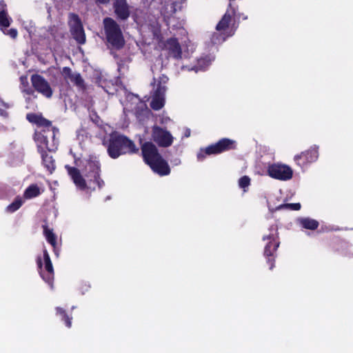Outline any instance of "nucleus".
Instances as JSON below:
<instances>
[{"instance_id":"f257e3e1","label":"nucleus","mask_w":353,"mask_h":353,"mask_svg":"<svg viewBox=\"0 0 353 353\" xmlns=\"http://www.w3.org/2000/svg\"><path fill=\"white\" fill-rule=\"evenodd\" d=\"M141 151L145 161L154 172L161 176L170 174V169L168 163L162 158L153 143L150 142L145 143L141 147Z\"/></svg>"},{"instance_id":"f03ea898","label":"nucleus","mask_w":353,"mask_h":353,"mask_svg":"<svg viewBox=\"0 0 353 353\" xmlns=\"http://www.w3.org/2000/svg\"><path fill=\"white\" fill-rule=\"evenodd\" d=\"M137 150L134 143L127 137L119 134L111 135L108 152L112 158L116 159L126 152H136Z\"/></svg>"},{"instance_id":"7ed1b4c3","label":"nucleus","mask_w":353,"mask_h":353,"mask_svg":"<svg viewBox=\"0 0 353 353\" xmlns=\"http://www.w3.org/2000/svg\"><path fill=\"white\" fill-rule=\"evenodd\" d=\"M103 25L108 41L116 48H122L125 40L117 23L112 18L107 17L103 19Z\"/></svg>"},{"instance_id":"20e7f679","label":"nucleus","mask_w":353,"mask_h":353,"mask_svg":"<svg viewBox=\"0 0 353 353\" xmlns=\"http://www.w3.org/2000/svg\"><path fill=\"white\" fill-rule=\"evenodd\" d=\"M263 241H268L264 248L263 254L270 264V269L274 268L276 252L280 245L279 233L276 230H271L269 234L263 236Z\"/></svg>"},{"instance_id":"39448f33","label":"nucleus","mask_w":353,"mask_h":353,"mask_svg":"<svg viewBox=\"0 0 353 353\" xmlns=\"http://www.w3.org/2000/svg\"><path fill=\"white\" fill-rule=\"evenodd\" d=\"M43 252L44 270H43V263L41 256H38L37 258V264L39 272L43 280L50 286H52L54 276L53 265L47 250L44 249Z\"/></svg>"},{"instance_id":"423d86ee","label":"nucleus","mask_w":353,"mask_h":353,"mask_svg":"<svg viewBox=\"0 0 353 353\" xmlns=\"http://www.w3.org/2000/svg\"><path fill=\"white\" fill-rule=\"evenodd\" d=\"M268 172L270 176L281 181H288L292 178V169L282 163H274L269 165Z\"/></svg>"},{"instance_id":"0eeeda50","label":"nucleus","mask_w":353,"mask_h":353,"mask_svg":"<svg viewBox=\"0 0 353 353\" xmlns=\"http://www.w3.org/2000/svg\"><path fill=\"white\" fill-rule=\"evenodd\" d=\"M68 24L72 37L77 43L83 44L85 42V35L79 16L73 13L70 14Z\"/></svg>"},{"instance_id":"6e6552de","label":"nucleus","mask_w":353,"mask_h":353,"mask_svg":"<svg viewBox=\"0 0 353 353\" xmlns=\"http://www.w3.org/2000/svg\"><path fill=\"white\" fill-rule=\"evenodd\" d=\"M31 82L34 88L43 96L50 98L52 95V90L49 83L41 75L33 74L31 77Z\"/></svg>"},{"instance_id":"1a4fd4ad","label":"nucleus","mask_w":353,"mask_h":353,"mask_svg":"<svg viewBox=\"0 0 353 353\" xmlns=\"http://www.w3.org/2000/svg\"><path fill=\"white\" fill-rule=\"evenodd\" d=\"M152 137L153 140L162 147L170 146L172 143V137L170 133L159 126L152 128Z\"/></svg>"},{"instance_id":"9d476101","label":"nucleus","mask_w":353,"mask_h":353,"mask_svg":"<svg viewBox=\"0 0 353 353\" xmlns=\"http://www.w3.org/2000/svg\"><path fill=\"white\" fill-rule=\"evenodd\" d=\"M319 157V153L317 148H311L309 150L302 152L299 155L294 157V161L297 165L304 168L306 167L309 163L314 162Z\"/></svg>"},{"instance_id":"9b49d317","label":"nucleus","mask_w":353,"mask_h":353,"mask_svg":"<svg viewBox=\"0 0 353 353\" xmlns=\"http://www.w3.org/2000/svg\"><path fill=\"white\" fill-rule=\"evenodd\" d=\"M61 73L65 79L70 80L79 89L82 90H85L86 89L84 80L79 73L73 72L72 70L68 67H64Z\"/></svg>"},{"instance_id":"f8f14e48","label":"nucleus","mask_w":353,"mask_h":353,"mask_svg":"<svg viewBox=\"0 0 353 353\" xmlns=\"http://www.w3.org/2000/svg\"><path fill=\"white\" fill-rule=\"evenodd\" d=\"M234 141L228 139H223L216 143L210 145L205 150L208 154H219L233 148Z\"/></svg>"},{"instance_id":"ddd939ff","label":"nucleus","mask_w":353,"mask_h":353,"mask_svg":"<svg viewBox=\"0 0 353 353\" xmlns=\"http://www.w3.org/2000/svg\"><path fill=\"white\" fill-rule=\"evenodd\" d=\"M165 90V86H159L157 88L150 102V106L153 110H159L163 107Z\"/></svg>"},{"instance_id":"4468645a","label":"nucleus","mask_w":353,"mask_h":353,"mask_svg":"<svg viewBox=\"0 0 353 353\" xmlns=\"http://www.w3.org/2000/svg\"><path fill=\"white\" fill-rule=\"evenodd\" d=\"M113 7L117 16L122 19L125 20L130 16V10L126 0H114Z\"/></svg>"},{"instance_id":"2eb2a0df","label":"nucleus","mask_w":353,"mask_h":353,"mask_svg":"<svg viewBox=\"0 0 353 353\" xmlns=\"http://www.w3.org/2000/svg\"><path fill=\"white\" fill-rule=\"evenodd\" d=\"M165 48L168 50L170 56L174 59H179L181 58L182 50L181 46L176 39L171 38L165 43Z\"/></svg>"},{"instance_id":"dca6fc26","label":"nucleus","mask_w":353,"mask_h":353,"mask_svg":"<svg viewBox=\"0 0 353 353\" xmlns=\"http://www.w3.org/2000/svg\"><path fill=\"white\" fill-rule=\"evenodd\" d=\"M69 174L77 186L80 189H85L86 188L85 181L82 177L78 169L74 168H70Z\"/></svg>"},{"instance_id":"f3484780","label":"nucleus","mask_w":353,"mask_h":353,"mask_svg":"<svg viewBox=\"0 0 353 353\" xmlns=\"http://www.w3.org/2000/svg\"><path fill=\"white\" fill-rule=\"evenodd\" d=\"M26 118L30 122L39 126L49 127L51 125V122L43 118L41 114H28Z\"/></svg>"},{"instance_id":"a211bd4d","label":"nucleus","mask_w":353,"mask_h":353,"mask_svg":"<svg viewBox=\"0 0 353 353\" xmlns=\"http://www.w3.org/2000/svg\"><path fill=\"white\" fill-rule=\"evenodd\" d=\"M298 223L302 228L310 230L317 229L319 225V223L316 220L309 217L299 219Z\"/></svg>"},{"instance_id":"6ab92c4d","label":"nucleus","mask_w":353,"mask_h":353,"mask_svg":"<svg viewBox=\"0 0 353 353\" xmlns=\"http://www.w3.org/2000/svg\"><path fill=\"white\" fill-rule=\"evenodd\" d=\"M55 314L57 316L60 317L61 320L64 323L65 325L68 328H70L72 327V316L68 315L65 310L61 307H56Z\"/></svg>"},{"instance_id":"aec40b11","label":"nucleus","mask_w":353,"mask_h":353,"mask_svg":"<svg viewBox=\"0 0 353 353\" xmlns=\"http://www.w3.org/2000/svg\"><path fill=\"white\" fill-rule=\"evenodd\" d=\"M43 234L46 239V241L53 247L54 250L57 248V236L54 234L52 229H50L48 225H43Z\"/></svg>"},{"instance_id":"412c9836","label":"nucleus","mask_w":353,"mask_h":353,"mask_svg":"<svg viewBox=\"0 0 353 353\" xmlns=\"http://www.w3.org/2000/svg\"><path fill=\"white\" fill-rule=\"evenodd\" d=\"M134 112L136 116L141 120L149 114L150 110L148 108L145 103L139 101L134 109Z\"/></svg>"},{"instance_id":"4be33fe9","label":"nucleus","mask_w":353,"mask_h":353,"mask_svg":"<svg viewBox=\"0 0 353 353\" xmlns=\"http://www.w3.org/2000/svg\"><path fill=\"white\" fill-rule=\"evenodd\" d=\"M35 141L39 143L38 148L41 149V151L43 150L44 148H46L50 150V148L48 145V140L46 136H44L41 132L36 133L34 136Z\"/></svg>"},{"instance_id":"5701e85b","label":"nucleus","mask_w":353,"mask_h":353,"mask_svg":"<svg viewBox=\"0 0 353 353\" xmlns=\"http://www.w3.org/2000/svg\"><path fill=\"white\" fill-rule=\"evenodd\" d=\"M10 24V19L4 10V5L0 3V26L8 28Z\"/></svg>"},{"instance_id":"b1692460","label":"nucleus","mask_w":353,"mask_h":353,"mask_svg":"<svg viewBox=\"0 0 353 353\" xmlns=\"http://www.w3.org/2000/svg\"><path fill=\"white\" fill-rule=\"evenodd\" d=\"M41 156L43 164L50 172H52L54 169V161L52 157L49 156L43 151H41Z\"/></svg>"},{"instance_id":"393cba45","label":"nucleus","mask_w":353,"mask_h":353,"mask_svg":"<svg viewBox=\"0 0 353 353\" xmlns=\"http://www.w3.org/2000/svg\"><path fill=\"white\" fill-rule=\"evenodd\" d=\"M40 194L39 188L36 185H30L25 192V197L32 198L38 196Z\"/></svg>"},{"instance_id":"a878e982","label":"nucleus","mask_w":353,"mask_h":353,"mask_svg":"<svg viewBox=\"0 0 353 353\" xmlns=\"http://www.w3.org/2000/svg\"><path fill=\"white\" fill-rule=\"evenodd\" d=\"M230 16L229 14H225L221 20L219 22L216 26V30L218 31L224 30L225 28L228 27L229 23L230 21Z\"/></svg>"},{"instance_id":"bb28decb","label":"nucleus","mask_w":353,"mask_h":353,"mask_svg":"<svg viewBox=\"0 0 353 353\" xmlns=\"http://www.w3.org/2000/svg\"><path fill=\"white\" fill-rule=\"evenodd\" d=\"M301 205L299 203L281 204L276 208L275 210H279L282 209H286L290 210H299L301 209Z\"/></svg>"},{"instance_id":"cd10ccee","label":"nucleus","mask_w":353,"mask_h":353,"mask_svg":"<svg viewBox=\"0 0 353 353\" xmlns=\"http://www.w3.org/2000/svg\"><path fill=\"white\" fill-rule=\"evenodd\" d=\"M23 203V200H14V202L7 206L6 211L11 213L14 212L22 205Z\"/></svg>"},{"instance_id":"c85d7f7f","label":"nucleus","mask_w":353,"mask_h":353,"mask_svg":"<svg viewBox=\"0 0 353 353\" xmlns=\"http://www.w3.org/2000/svg\"><path fill=\"white\" fill-rule=\"evenodd\" d=\"M20 81L21 85H23V91L26 92L28 94H30L33 92V91L28 88V77L26 76H22L20 77Z\"/></svg>"},{"instance_id":"c756f323","label":"nucleus","mask_w":353,"mask_h":353,"mask_svg":"<svg viewBox=\"0 0 353 353\" xmlns=\"http://www.w3.org/2000/svg\"><path fill=\"white\" fill-rule=\"evenodd\" d=\"M88 165L89 168L91 169L95 173V174L97 175V176H99V172L100 170V165L99 162L97 161H90Z\"/></svg>"},{"instance_id":"7c9ffc66","label":"nucleus","mask_w":353,"mask_h":353,"mask_svg":"<svg viewBox=\"0 0 353 353\" xmlns=\"http://www.w3.org/2000/svg\"><path fill=\"white\" fill-rule=\"evenodd\" d=\"M224 40H225V37H224L219 36V35H218V34H216V33H214V34L212 35V41L214 43H215V44H216V43H221V42H223Z\"/></svg>"},{"instance_id":"2f4dec72","label":"nucleus","mask_w":353,"mask_h":353,"mask_svg":"<svg viewBox=\"0 0 353 353\" xmlns=\"http://www.w3.org/2000/svg\"><path fill=\"white\" fill-rule=\"evenodd\" d=\"M8 108V105L5 103L1 99H0V114L1 115H6V109Z\"/></svg>"},{"instance_id":"473e14b6","label":"nucleus","mask_w":353,"mask_h":353,"mask_svg":"<svg viewBox=\"0 0 353 353\" xmlns=\"http://www.w3.org/2000/svg\"><path fill=\"white\" fill-rule=\"evenodd\" d=\"M8 34H9L12 38L14 39L17 36V31L15 29H10L8 30Z\"/></svg>"},{"instance_id":"72a5a7b5","label":"nucleus","mask_w":353,"mask_h":353,"mask_svg":"<svg viewBox=\"0 0 353 353\" xmlns=\"http://www.w3.org/2000/svg\"><path fill=\"white\" fill-rule=\"evenodd\" d=\"M168 81V78L165 77V76H162L161 77H160V80L159 81V83H158V87L159 88V86H162L161 85V83H165Z\"/></svg>"},{"instance_id":"f704fd0d","label":"nucleus","mask_w":353,"mask_h":353,"mask_svg":"<svg viewBox=\"0 0 353 353\" xmlns=\"http://www.w3.org/2000/svg\"><path fill=\"white\" fill-rule=\"evenodd\" d=\"M203 64H205V65H208L209 64V61H206L204 59L199 60V65L200 68L203 67Z\"/></svg>"},{"instance_id":"c9c22d12","label":"nucleus","mask_w":353,"mask_h":353,"mask_svg":"<svg viewBox=\"0 0 353 353\" xmlns=\"http://www.w3.org/2000/svg\"><path fill=\"white\" fill-rule=\"evenodd\" d=\"M250 179L248 176H244V188L250 185ZM244 192L245 190L244 189Z\"/></svg>"},{"instance_id":"e433bc0d","label":"nucleus","mask_w":353,"mask_h":353,"mask_svg":"<svg viewBox=\"0 0 353 353\" xmlns=\"http://www.w3.org/2000/svg\"><path fill=\"white\" fill-rule=\"evenodd\" d=\"M239 184L241 188H243V177L239 179Z\"/></svg>"},{"instance_id":"4c0bfd02","label":"nucleus","mask_w":353,"mask_h":353,"mask_svg":"<svg viewBox=\"0 0 353 353\" xmlns=\"http://www.w3.org/2000/svg\"><path fill=\"white\" fill-rule=\"evenodd\" d=\"M98 1H99V2H101V3H107V2H108V0H98Z\"/></svg>"}]
</instances>
